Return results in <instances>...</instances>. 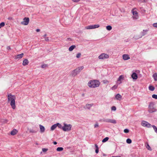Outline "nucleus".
Returning a JSON list of instances; mask_svg holds the SVG:
<instances>
[{
	"instance_id": "2eb2a0df",
	"label": "nucleus",
	"mask_w": 157,
	"mask_h": 157,
	"mask_svg": "<svg viewBox=\"0 0 157 157\" xmlns=\"http://www.w3.org/2000/svg\"><path fill=\"white\" fill-rule=\"evenodd\" d=\"M123 59L124 60H127L130 59V58L129 55L127 54H124L123 55Z\"/></svg>"
},
{
	"instance_id": "a211bd4d",
	"label": "nucleus",
	"mask_w": 157,
	"mask_h": 157,
	"mask_svg": "<svg viewBox=\"0 0 157 157\" xmlns=\"http://www.w3.org/2000/svg\"><path fill=\"white\" fill-rule=\"evenodd\" d=\"M39 126L40 132L42 133L44 132L45 131V128L44 127L41 125H40Z\"/></svg>"
},
{
	"instance_id": "6e6d98bb",
	"label": "nucleus",
	"mask_w": 157,
	"mask_h": 157,
	"mask_svg": "<svg viewBox=\"0 0 157 157\" xmlns=\"http://www.w3.org/2000/svg\"><path fill=\"white\" fill-rule=\"evenodd\" d=\"M46 34H45L44 36H43V37L44 38L45 37H46Z\"/></svg>"
},
{
	"instance_id": "c756f323",
	"label": "nucleus",
	"mask_w": 157,
	"mask_h": 157,
	"mask_svg": "<svg viewBox=\"0 0 157 157\" xmlns=\"http://www.w3.org/2000/svg\"><path fill=\"white\" fill-rule=\"evenodd\" d=\"M106 28L107 30L110 31L112 29V27L111 26L108 25L106 27Z\"/></svg>"
},
{
	"instance_id": "f8f14e48",
	"label": "nucleus",
	"mask_w": 157,
	"mask_h": 157,
	"mask_svg": "<svg viewBox=\"0 0 157 157\" xmlns=\"http://www.w3.org/2000/svg\"><path fill=\"white\" fill-rule=\"evenodd\" d=\"M149 31V29H146V30H143L142 31L141 33V37L142 36H144L146 35L147 32Z\"/></svg>"
},
{
	"instance_id": "412c9836",
	"label": "nucleus",
	"mask_w": 157,
	"mask_h": 157,
	"mask_svg": "<svg viewBox=\"0 0 157 157\" xmlns=\"http://www.w3.org/2000/svg\"><path fill=\"white\" fill-rule=\"evenodd\" d=\"M29 63V61L27 59H25L23 61L22 64L23 66H25L28 65Z\"/></svg>"
},
{
	"instance_id": "b1692460",
	"label": "nucleus",
	"mask_w": 157,
	"mask_h": 157,
	"mask_svg": "<svg viewBox=\"0 0 157 157\" xmlns=\"http://www.w3.org/2000/svg\"><path fill=\"white\" fill-rule=\"evenodd\" d=\"M56 127L57 125L56 124H54V125H52L51 127V130L53 131L56 128Z\"/></svg>"
},
{
	"instance_id": "37998d69",
	"label": "nucleus",
	"mask_w": 157,
	"mask_h": 157,
	"mask_svg": "<svg viewBox=\"0 0 157 157\" xmlns=\"http://www.w3.org/2000/svg\"><path fill=\"white\" fill-rule=\"evenodd\" d=\"M47 65L46 64H43L41 65V67L42 68H44L47 67Z\"/></svg>"
},
{
	"instance_id": "7ed1b4c3",
	"label": "nucleus",
	"mask_w": 157,
	"mask_h": 157,
	"mask_svg": "<svg viewBox=\"0 0 157 157\" xmlns=\"http://www.w3.org/2000/svg\"><path fill=\"white\" fill-rule=\"evenodd\" d=\"M154 104L153 102H151L148 105V112L149 113H152L157 111V109L154 107Z\"/></svg>"
},
{
	"instance_id": "de8ad7c7",
	"label": "nucleus",
	"mask_w": 157,
	"mask_h": 157,
	"mask_svg": "<svg viewBox=\"0 0 157 157\" xmlns=\"http://www.w3.org/2000/svg\"><path fill=\"white\" fill-rule=\"evenodd\" d=\"M73 2H79L80 0H72Z\"/></svg>"
},
{
	"instance_id": "13d9d810",
	"label": "nucleus",
	"mask_w": 157,
	"mask_h": 157,
	"mask_svg": "<svg viewBox=\"0 0 157 157\" xmlns=\"http://www.w3.org/2000/svg\"><path fill=\"white\" fill-rule=\"evenodd\" d=\"M100 84V83L99 82V84H98L99 86V85Z\"/></svg>"
},
{
	"instance_id": "473e14b6",
	"label": "nucleus",
	"mask_w": 157,
	"mask_h": 157,
	"mask_svg": "<svg viewBox=\"0 0 157 157\" xmlns=\"http://www.w3.org/2000/svg\"><path fill=\"white\" fill-rule=\"evenodd\" d=\"M126 142L128 144H131L132 143V140L128 138L126 140Z\"/></svg>"
},
{
	"instance_id": "4d7b16f0",
	"label": "nucleus",
	"mask_w": 157,
	"mask_h": 157,
	"mask_svg": "<svg viewBox=\"0 0 157 157\" xmlns=\"http://www.w3.org/2000/svg\"><path fill=\"white\" fill-rule=\"evenodd\" d=\"M112 157H121V156H112Z\"/></svg>"
},
{
	"instance_id": "6ab92c4d",
	"label": "nucleus",
	"mask_w": 157,
	"mask_h": 157,
	"mask_svg": "<svg viewBox=\"0 0 157 157\" xmlns=\"http://www.w3.org/2000/svg\"><path fill=\"white\" fill-rule=\"evenodd\" d=\"M23 53H22L20 54H18L15 56L16 59H20L22 58L23 56Z\"/></svg>"
},
{
	"instance_id": "423d86ee",
	"label": "nucleus",
	"mask_w": 157,
	"mask_h": 157,
	"mask_svg": "<svg viewBox=\"0 0 157 157\" xmlns=\"http://www.w3.org/2000/svg\"><path fill=\"white\" fill-rule=\"evenodd\" d=\"M141 125L144 127H146L147 128H150L151 126V125L147 121H143L141 123Z\"/></svg>"
},
{
	"instance_id": "4c0bfd02",
	"label": "nucleus",
	"mask_w": 157,
	"mask_h": 157,
	"mask_svg": "<svg viewBox=\"0 0 157 157\" xmlns=\"http://www.w3.org/2000/svg\"><path fill=\"white\" fill-rule=\"evenodd\" d=\"M152 97L154 98L157 99V95L154 94L152 95Z\"/></svg>"
},
{
	"instance_id": "cd10ccee",
	"label": "nucleus",
	"mask_w": 157,
	"mask_h": 157,
	"mask_svg": "<svg viewBox=\"0 0 157 157\" xmlns=\"http://www.w3.org/2000/svg\"><path fill=\"white\" fill-rule=\"evenodd\" d=\"M152 127L153 128L155 132L157 133V127L154 125H152Z\"/></svg>"
},
{
	"instance_id": "603ef678",
	"label": "nucleus",
	"mask_w": 157,
	"mask_h": 157,
	"mask_svg": "<svg viewBox=\"0 0 157 157\" xmlns=\"http://www.w3.org/2000/svg\"><path fill=\"white\" fill-rule=\"evenodd\" d=\"M7 49H8V50L10 49H11V48H10V46H8L7 47Z\"/></svg>"
},
{
	"instance_id": "f704fd0d",
	"label": "nucleus",
	"mask_w": 157,
	"mask_h": 157,
	"mask_svg": "<svg viewBox=\"0 0 157 157\" xmlns=\"http://www.w3.org/2000/svg\"><path fill=\"white\" fill-rule=\"evenodd\" d=\"M95 146L96 147V149L95 150V152L96 153H98V145L97 144H95Z\"/></svg>"
},
{
	"instance_id": "ea45409f",
	"label": "nucleus",
	"mask_w": 157,
	"mask_h": 157,
	"mask_svg": "<svg viewBox=\"0 0 157 157\" xmlns=\"http://www.w3.org/2000/svg\"><path fill=\"white\" fill-rule=\"evenodd\" d=\"M124 132L125 133H128L129 132V130L127 129H125L124 130Z\"/></svg>"
},
{
	"instance_id": "7c9ffc66",
	"label": "nucleus",
	"mask_w": 157,
	"mask_h": 157,
	"mask_svg": "<svg viewBox=\"0 0 157 157\" xmlns=\"http://www.w3.org/2000/svg\"><path fill=\"white\" fill-rule=\"evenodd\" d=\"M84 67L83 66H82L81 67H78V70L80 72L81 70H82L83 68Z\"/></svg>"
},
{
	"instance_id": "393cba45",
	"label": "nucleus",
	"mask_w": 157,
	"mask_h": 157,
	"mask_svg": "<svg viewBox=\"0 0 157 157\" xmlns=\"http://www.w3.org/2000/svg\"><path fill=\"white\" fill-rule=\"evenodd\" d=\"M146 148L148 150L150 151L152 150L151 148V147H150V146H149V144L148 143H147L146 144Z\"/></svg>"
},
{
	"instance_id": "20e7f679",
	"label": "nucleus",
	"mask_w": 157,
	"mask_h": 157,
	"mask_svg": "<svg viewBox=\"0 0 157 157\" xmlns=\"http://www.w3.org/2000/svg\"><path fill=\"white\" fill-rule=\"evenodd\" d=\"M63 126L62 129L64 131L68 132L71 130L72 125L70 124H66L65 123L63 124Z\"/></svg>"
},
{
	"instance_id": "5fc2aeb1",
	"label": "nucleus",
	"mask_w": 157,
	"mask_h": 157,
	"mask_svg": "<svg viewBox=\"0 0 157 157\" xmlns=\"http://www.w3.org/2000/svg\"><path fill=\"white\" fill-rule=\"evenodd\" d=\"M67 40H70V41L71 40V38H67Z\"/></svg>"
},
{
	"instance_id": "58836bf2",
	"label": "nucleus",
	"mask_w": 157,
	"mask_h": 157,
	"mask_svg": "<svg viewBox=\"0 0 157 157\" xmlns=\"http://www.w3.org/2000/svg\"><path fill=\"white\" fill-rule=\"evenodd\" d=\"M81 56V54L80 53H78L77 54L76 57L77 58H78L79 57H80Z\"/></svg>"
},
{
	"instance_id": "ddd939ff",
	"label": "nucleus",
	"mask_w": 157,
	"mask_h": 157,
	"mask_svg": "<svg viewBox=\"0 0 157 157\" xmlns=\"http://www.w3.org/2000/svg\"><path fill=\"white\" fill-rule=\"evenodd\" d=\"M93 105V104H87L84 107V108L85 109H90V108Z\"/></svg>"
},
{
	"instance_id": "bb28decb",
	"label": "nucleus",
	"mask_w": 157,
	"mask_h": 157,
	"mask_svg": "<svg viewBox=\"0 0 157 157\" xmlns=\"http://www.w3.org/2000/svg\"><path fill=\"white\" fill-rule=\"evenodd\" d=\"M63 149V148L62 147H58L56 149V150L57 151H62Z\"/></svg>"
},
{
	"instance_id": "aec40b11",
	"label": "nucleus",
	"mask_w": 157,
	"mask_h": 157,
	"mask_svg": "<svg viewBox=\"0 0 157 157\" xmlns=\"http://www.w3.org/2000/svg\"><path fill=\"white\" fill-rule=\"evenodd\" d=\"M17 132V131L16 129H14L11 131L10 134L11 135L14 136L16 135Z\"/></svg>"
},
{
	"instance_id": "864d4df0",
	"label": "nucleus",
	"mask_w": 157,
	"mask_h": 157,
	"mask_svg": "<svg viewBox=\"0 0 157 157\" xmlns=\"http://www.w3.org/2000/svg\"><path fill=\"white\" fill-rule=\"evenodd\" d=\"M53 144H54L56 145V144H57V143L56 142V141H54L53 142Z\"/></svg>"
},
{
	"instance_id": "2f4dec72",
	"label": "nucleus",
	"mask_w": 157,
	"mask_h": 157,
	"mask_svg": "<svg viewBox=\"0 0 157 157\" xmlns=\"http://www.w3.org/2000/svg\"><path fill=\"white\" fill-rule=\"evenodd\" d=\"M57 127L58 126L59 128H61L62 129V125L60 124L59 123H57L56 124Z\"/></svg>"
},
{
	"instance_id": "3c124183",
	"label": "nucleus",
	"mask_w": 157,
	"mask_h": 157,
	"mask_svg": "<svg viewBox=\"0 0 157 157\" xmlns=\"http://www.w3.org/2000/svg\"><path fill=\"white\" fill-rule=\"evenodd\" d=\"M36 31L37 32H39L40 31V30L39 29H37L36 30Z\"/></svg>"
},
{
	"instance_id": "c85d7f7f",
	"label": "nucleus",
	"mask_w": 157,
	"mask_h": 157,
	"mask_svg": "<svg viewBox=\"0 0 157 157\" xmlns=\"http://www.w3.org/2000/svg\"><path fill=\"white\" fill-rule=\"evenodd\" d=\"M109 138L108 137H106L104 138L102 140L103 143H104L107 141L109 140Z\"/></svg>"
},
{
	"instance_id": "79ce46f5",
	"label": "nucleus",
	"mask_w": 157,
	"mask_h": 157,
	"mask_svg": "<svg viewBox=\"0 0 157 157\" xmlns=\"http://www.w3.org/2000/svg\"><path fill=\"white\" fill-rule=\"evenodd\" d=\"M133 38L134 39H135L137 40L140 38H141V36L140 37H137L136 36H134Z\"/></svg>"
},
{
	"instance_id": "f03ea898",
	"label": "nucleus",
	"mask_w": 157,
	"mask_h": 157,
	"mask_svg": "<svg viewBox=\"0 0 157 157\" xmlns=\"http://www.w3.org/2000/svg\"><path fill=\"white\" fill-rule=\"evenodd\" d=\"M88 86L90 88H95L98 86V80H91L89 82Z\"/></svg>"
},
{
	"instance_id": "c9c22d12",
	"label": "nucleus",
	"mask_w": 157,
	"mask_h": 157,
	"mask_svg": "<svg viewBox=\"0 0 157 157\" xmlns=\"http://www.w3.org/2000/svg\"><path fill=\"white\" fill-rule=\"evenodd\" d=\"M5 23L4 22H2L0 24V28L1 27H3L5 25Z\"/></svg>"
},
{
	"instance_id": "5701e85b",
	"label": "nucleus",
	"mask_w": 157,
	"mask_h": 157,
	"mask_svg": "<svg viewBox=\"0 0 157 157\" xmlns=\"http://www.w3.org/2000/svg\"><path fill=\"white\" fill-rule=\"evenodd\" d=\"M153 77L155 81H157V73H155L153 75Z\"/></svg>"
},
{
	"instance_id": "bf43d9fd",
	"label": "nucleus",
	"mask_w": 157,
	"mask_h": 157,
	"mask_svg": "<svg viewBox=\"0 0 157 157\" xmlns=\"http://www.w3.org/2000/svg\"><path fill=\"white\" fill-rule=\"evenodd\" d=\"M8 19H10V18H8Z\"/></svg>"
},
{
	"instance_id": "6e6552de",
	"label": "nucleus",
	"mask_w": 157,
	"mask_h": 157,
	"mask_svg": "<svg viewBox=\"0 0 157 157\" xmlns=\"http://www.w3.org/2000/svg\"><path fill=\"white\" fill-rule=\"evenodd\" d=\"M133 16L132 17L133 19H137L138 18V13L136 11H135L134 9L132 10Z\"/></svg>"
},
{
	"instance_id": "c03bdc74",
	"label": "nucleus",
	"mask_w": 157,
	"mask_h": 157,
	"mask_svg": "<svg viewBox=\"0 0 157 157\" xmlns=\"http://www.w3.org/2000/svg\"><path fill=\"white\" fill-rule=\"evenodd\" d=\"M141 11L143 12V13H145L146 11V10H144L143 8H140Z\"/></svg>"
},
{
	"instance_id": "4468645a",
	"label": "nucleus",
	"mask_w": 157,
	"mask_h": 157,
	"mask_svg": "<svg viewBox=\"0 0 157 157\" xmlns=\"http://www.w3.org/2000/svg\"><path fill=\"white\" fill-rule=\"evenodd\" d=\"M122 98L121 96L119 94H117L115 96V97L114 98L116 99L117 100H121Z\"/></svg>"
},
{
	"instance_id": "dca6fc26",
	"label": "nucleus",
	"mask_w": 157,
	"mask_h": 157,
	"mask_svg": "<svg viewBox=\"0 0 157 157\" xmlns=\"http://www.w3.org/2000/svg\"><path fill=\"white\" fill-rule=\"evenodd\" d=\"M124 78V77L123 75H120L119 78H118V79L117 80V83L120 84L121 83V80H123Z\"/></svg>"
},
{
	"instance_id": "39448f33",
	"label": "nucleus",
	"mask_w": 157,
	"mask_h": 157,
	"mask_svg": "<svg viewBox=\"0 0 157 157\" xmlns=\"http://www.w3.org/2000/svg\"><path fill=\"white\" fill-rule=\"evenodd\" d=\"M100 121L101 122H106L113 124H116V121L115 120L109 119L104 118L103 119L100 120Z\"/></svg>"
},
{
	"instance_id": "a878e982",
	"label": "nucleus",
	"mask_w": 157,
	"mask_h": 157,
	"mask_svg": "<svg viewBox=\"0 0 157 157\" xmlns=\"http://www.w3.org/2000/svg\"><path fill=\"white\" fill-rule=\"evenodd\" d=\"M149 89L150 90L153 91L155 90V87L152 86H150L149 87Z\"/></svg>"
},
{
	"instance_id": "49530a36",
	"label": "nucleus",
	"mask_w": 157,
	"mask_h": 157,
	"mask_svg": "<svg viewBox=\"0 0 157 157\" xmlns=\"http://www.w3.org/2000/svg\"><path fill=\"white\" fill-rule=\"evenodd\" d=\"M44 38L45 41H48L49 40L48 37H45Z\"/></svg>"
},
{
	"instance_id": "4be33fe9",
	"label": "nucleus",
	"mask_w": 157,
	"mask_h": 157,
	"mask_svg": "<svg viewBox=\"0 0 157 157\" xmlns=\"http://www.w3.org/2000/svg\"><path fill=\"white\" fill-rule=\"evenodd\" d=\"M76 46L75 45H72L70 46L69 48V50L70 51H72L75 48Z\"/></svg>"
},
{
	"instance_id": "09e8293b",
	"label": "nucleus",
	"mask_w": 157,
	"mask_h": 157,
	"mask_svg": "<svg viewBox=\"0 0 157 157\" xmlns=\"http://www.w3.org/2000/svg\"><path fill=\"white\" fill-rule=\"evenodd\" d=\"M29 132H32V133H35L36 132L34 130H30Z\"/></svg>"
},
{
	"instance_id": "f3484780",
	"label": "nucleus",
	"mask_w": 157,
	"mask_h": 157,
	"mask_svg": "<svg viewBox=\"0 0 157 157\" xmlns=\"http://www.w3.org/2000/svg\"><path fill=\"white\" fill-rule=\"evenodd\" d=\"M132 77L133 79L136 80L137 78V75L136 73L134 72L132 75Z\"/></svg>"
},
{
	"instance_id": "8fccbe9b",
	"label": "nucleus",
	"mask_w": 157,
	"mask_h": 157,
	"mask_svg": "<svg viewBox=\"0 0 157 157\" xmlns=\"http://www.w3.org/2000/svg\"><path fill=\"white\" fill-rule=\"evenodd\" d=\"M98 126V124H96L94 125V127H97Z\"/></svg>"
},
{
	"instance_id": "9b49d317",
	"label": "nucleus",
	"mask_w": 157,
	"mask_h": 157,
	"mask_svg": "<svg viewBox=\"0 0 157 157\" xmlns=\"http://www.w3.org/2000/svg\"><path fill=\"white\" fill-rule=\"evenodd\" d=\"M80 72V71H79L78 68H76L72 72L71 75L72 76L74 77L76 75Z\"/></svg>"
},
{
	"instance_id": "9d476101",
	"label": "nucleus",
	"mask_w": 157,
	"mask_h": 157,
	"mask_svg": "<svg viewBox=\"0 0 157 157\" xmlns=\"http://www.w3.org/2000/svg\"><path fill=\"white\" fill-rule=\"evenodd\" d=\"M29 17H25L23 19V21L21 22V24L25 25H27L29 22Z\"/></svg>"
},
{
	"instance_id": "1a4fd4ad",
	"label": "nucleus",
	"mask_w": 157,
	"mask_h": 157,
	"mask_svg": "<svg viewBox=\"0 0 157 157\" xmlns=\"http://www.w3.org/2000/svg\"><path fill=\"white\" fill-rule=\"evenodd\" d=\"M98 28V25H90L86 26L85 27L86 29H92Z\"/></svg>"
},
{
	"instance_id": "e433bc0d",
	"label": "nucleus",
	"mask_w": 157,
	"mask_h": 157,
	"mask_svg": "<svg viewBox=\"0 0 157 157\" xmlns=\"http://www.w3.org/2000/svg\"><path fill=\"white\" fill-rule=\"evenodd\" d=\"M48 148H43L42 149V151L44 152H46L47 151H48Z\"/></svg>"
},
{
	"instance_id": "0eeeda50",
	"label": "nucleus",
	"mask_w": 157,
	"mask_h": 157,
	"mask_svg": "<svg viewBox=\"0 0 157 157\" xmlns=\"http://www.w3.org/2000/svg\"><path fill=\"white\" fill-rule=\"evenodd\" d=\"M109 58V55L105 53H102L99 56V59H105Z\"/></svg>"
},
{
	"instance_id": "f257e3e1",
	"label": "nucleus",
	"mask_w": 157,
	"mask_h": 157,
	"mask_svg": "<svg viewBox=\"0 0 157 157\" xmlns=\"http://www.w3.org/2000/svg\"><path fill=\"white\" fill-rule=\"evenodd\" d=\"M16 97L15 95L9 94L8 95V101L10 102V105L12 108L14 109L16 108L15 99Z\"/></svg>"
},
{
	"instance_id": "a19ab883",
	"label": "nucleus",
	"mask_w": 157,
	"mask_h": 157,
	"mask_svg": "<svg viewBox=\"0 0 157 157\" xmlns=\"http://www.w3.org/2000/svg\"><path fill=\"white\" fill-rule=\"evenodd\" d=\"M111 109L112 110L115 111L116 109V107L115 106H113L111 108Z\"/></svg>"
},
{
	"instance_id": "72a5a7b5",
	"label": "nucleus",
	"mask_w": 157,
	"mask_h": 157,
	"mask_svg": "<svg viewBox=\"0 0 157 157\" xmlns=\"http://www.w3.org/2000/svg\"><path fill=\"white\" fill-rule=\"evenodd\" d=\"M117 85H115L111 88V89L113 90H115L117 88Z\"/></svg>"
},
{
	"instance_id": "a18cd8bd",
	"label": "nucleus",
	"mask_w": 157,
	"mask_h": 157,
	"mask_svg": "<svg viewBox=\"0 0 157 157\" xmlns=\"http://www.w3.org/2000/svg\"><path fill=\"white\" fill-rule=\"evenodd\" d=\"M153 26L157 28V23L153 24Z\"/></svg>"
}]
</instances>
